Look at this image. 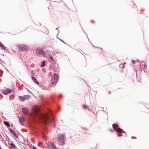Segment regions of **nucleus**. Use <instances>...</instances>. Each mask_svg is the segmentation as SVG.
Segmentation results:
<instances>
[{"label":"nucleus","mask_w":149,"mask_h":149,"mask_svg":"<svg viewBox=\"0 0 149 149\" xmlns=\"http://www.w3.org/2000/svg\"><path fill=\"white\" fill-rule=\"evenodd\" d=\"M65 138L64 135L60 134L58 135L57 139L60 145H63L65 143Z\"/></svg>","instance_id":"obj_2"},{"label":"nucleus","mask_w":149,"mask_h":149,"mask_svg":"<svg viewBox=\"0 0 149 149\" xmlns=\"http://www.w3.org/2000/svg\"><path fill=\"white\" fill-rule=\"evenodd\" d=\"M32 148H33V149H37L35 147H34L33 146V147Z\"/></svg>","instance_id":"obj_28"},{"label":"nucleus","mask_w":149,"mask_h":149,"mask_svg":"<svg viewBox=\"0 0 149 149\" xmlns=\"http://www.w3.org/2000/svg\"><path fill=\"white\" fill-rule=\"evenodd\" d=\"M91 44H92V45L94 47H95V46H94V45H93V44L91 42Z\"/></svg>","instance_id":"obj_30"},{"label":"nucleus","mask_w":149,"mask_h":149,"mask_svg":"<svg viewBox=\"0 0 149 149\" xmlns=\"http://www.w3.org/2000/svg\"><path fill=\"white\" fill-rule=\"evenodd\" d=\"M19 121H24V120H22L20 118H19Z\"/></svg>","instance_id":"obj_24"},{"label":"nucleus","mask_w":149,"mask_h":149,"mask_svg":"<svg viewBox=\"0 0 149 149\" xmlns=\"http://www.w3.org/2000/svg\"><path fill=\"white\" fill-rule=\"evenodd\" d=\"M9 130L10 131V132L11 133H13L14 132H15L13 130H12L11 129H9Z\"/></svg>","instance_id":"obj_17"},{"label":"nucleus","mask_w":149,"mask_h":149,"mask_svg":"<svg viewBox=\"0 0 149 149\" xmlns=\"http://www.w3.org/2000/svg\"><path fill=\"white\" fill-rule=\"evenodd\" d=\"M32 79L33 81L37 84H39V82L34 77H32Z\"/></svg>","instance_id":"obj_10"},{"label":"nucleus","mask_w":149,"mask_h":149,"mask_svg":"<svg viewBox=\"0 0 149 149\" xmlns=\"http://www.w3.org/2000/svg\"><path fill=\"white\" fill-rule=\"evenodd\" d=\"M87 109H88V110L89 111H91V109H89V108H88V107Z\"/></svg>","instance_id":"obj_27"},{"label":"nucleus","mask_w":149,"mask_h":149,"mask_svg":"<svg viewBox=\"0 0 149 149\" xmlns=\"http://www.w3.org/2000/svg\"><path fill=\"white\" fill-rule=\"evenodd\" d=\"M25 100L29 99L30 98L31 96L29 95H23Z\"/></svg>","instance_id":"obj_11"},{"label":"nucleus","mask_w":149,"mask_h":149,"mask_svg":"<svg viewBox=\"0 0 149 149\" xmlns=\"http://www.w3.org/2000/svg\"><path fill=\"white\" fill-rule=\"evenodd\" d=\"M113 127L114 130L118 133H121L124 132V131L122 129L118 127V125L116 124H113Z\"/></svg>","instance_id":"obj_4"},{"label":"nucleus","mask_w":149,"mask_h":149,"mask_svg":"<svg viewBox=\"0 0 149 149\" xmlns=\"http://www.w3.org/2000/svg\"><path fill=\"white\" fill-rule=\"evenodd\" d=\"M10 146L13 147V148H16L15 145L14 144H13V143H10V144H9Z\"/></svg>","instance_id":"obj_16"},{"label":"nucleus","mask_w":149,"mask_h":149,"mask_svg":"<svg viewBox=\"0 0 149 149\" xmlns=\"http://www.w3.org/2000/svg\"><path fill=\"white\" fill-rule=\"evenodd\" d=\"M91 22H94V21H93V20H91Z\"/></svg>","instance_id":"obj_35"},{"label":"nucleus","mask_w":149,"mask_h":149,"mask_svg":"<svg viewBox=\"0 0 149 149\" xmlns=\"http://www.w3.org/2000/svg\"><path fill=\"white\" fill-rule=\"evenodd\" d=\"M83 107L84 108H88V107H87L86 106H85V105H83Z\"/></svg>","instance_id":"obj_20"},{"label":"nucleus","mask_w":149,"mask_h":149,"mask_svg":"<svg viewBox=\"0 0 149 149\" xmlns=\"http://www.w3.org/2000/svg\"><path fill=\"white\" fill-rule=\"evenodd\" d=\"M4 124L5 125H6L8 127H10V125L9 124V123L7 122H4Z\"/></svg>","instance_id":"obj_15"},{"label":"nucleus","mask_w":149,"mask_h":149,"mask_svg":"<svg viewBox=\"0 0 149 149\" xmlns=\"http://www.w3.org/2000/svg\"><path fill=\"white\" fill-rule=\"evenodd\" d=\"M44 121H45V120Z\"/></svg>","instance_id":"obj_41"},{"label":"nucleus","mask_w":149,"mask_h":149,"mask_svg":"<svg viewBox=\"0 0 149 149\" xmlns=\"http://www.w3.org/2000/svg\"><path fill=\"white\" fill-rule=\"evenodd\" d=\"M42 64L41 65L40 67L41 68L45 66V61H42Z\"/></svg>","instance_id":"obj_14"},{"label":"nucleus","mask_w":149,"mask_h":149,"mask_svg":"<svg viewBox=\"0 0 149 149\" xmlns=\"http://www.w3.org/2000/svg\"><path fill=\"white\" fill-rule=\"evenodd\" d=\"M9 148H10V149H12V148H11V147H9Z\"/></svg>","instance_id":"obj_33"},{"label":"nucleus","mask_w":149,"mask_h":149,"mask_svg":"<svg viewBox=\"0 0 149 149\" xmlns=\"http://www.w3.org/2000/svg\"><path fill=\"white\" fill-rule=\"evenodd\" d=\"M11 92V91L9 88H7L3 90L2 92V93L4 95H7Z\"/></svg>","instance_id":"obj_7"},{"label":"nucleus","mask_w":149,"mask_h":149,"mask_svg":"<svg viewBox=\"0 0 149 149\" xmlns=\"http://www.w3.org/2000/svg\"><path fill=\"white\" fill-rule=\"evenodd\" d=\"M59 40H60L61 42H62L63 43L65 44H66V43L63 40H61L60 39H59Z\"/></svg>","instance_id":"obj_21"},{"label":"nucleus","mask_w":149,"mask_h":149,"mask_svg":"<svg viewBox=\"0 0 149 149\" xmlns=\"http://www.w3.org/2000/svg\"><path fill=\"white\" fill-rule=\"evenodd\" d=\"M86 36H87V37L88 38L87 35H86Z\"/></svg>","instance_id":"obj_40"},{"label":"nucleus","mask_w":149,"mask_h":149,"mask_svg":"<svg viewBox=\"0 0 149 149\" xmlns=\"http://www.w3.org/2000/svg\"><path fill=\"white\" fill-rule=\"evenodd\" d=\"M88 40H89V41H90V40H89V39H88Z\"/></svg>","instance_id":"obj_39"},{"label":"nucleus","mask_w":149,"mask_h":149,"mask_svg":"<svg viewBox=\"0 0 149 149\" xmlns=\"http://www.w3.org/2000/svg\"><path fill=\"white\" fill-rule=\"evenodd\" d=\"M49 147L52 149H56V148L54 143H51L49 144Z\"/></svg>","instance_id":"obj_9"},{"label":"nucleus","mask_w":149,"mask_h":149,"mask_svg":"<svg viewBox=\"0 0 149 149\" xmlns=\"http://www.w3.org/2000/svg\"><path fill=\"white\" fill-rule=\"evenodd\" d=\"M17 47L21 51L27 50L28 49V47L25 45L22 44H19L17 45Z\"/></svg>","instance_id":"obj_6"},{"label":"nucleus","mask_w":149,"mask_h":149,"mask_svg":"<svg viewBox=\"0 0 149 149\" xmlns=\"http://www.w3.org/2000/svg\"><path fill=\"white\" fill-rule=\"evenodd\" d=\"M19 100L22 102H23L25 100L24 96H19Z\"/></svg>","instance_id":"obj_13"},{"label":"nucleus","mask_w":149,"mask_h":149,"mask_svg":"<svg viewBox=\"0 0 149 149\" xmlns=\"http://www.w3.org/2000/svg\"><path fill=\"white\" fill-rule=\"evenodd\" d=\"M50 58L52 60H53V58H52V57H51Z\"/></svg>","instance_id":"obj_32"},{"label":"nucleus","mask_w":149,"mask_h":149,"mask_svg":"<svg viewBox=\"0 0 149 149\" xmlns=\"http://www.w3.org/2000/svg\"><path fill=\"white\" fill-rule=\"evenodd\" d=\"M22 111L23 113L25 115H27L29 113L27 109L24 107L22 108Z\"/></svg>","instance_id":"obj_8"},{"label":"nucleus","mask_w":149,"mask_h":149,"mask_svg":"<svg viewBox=\"0 0 149 149\" xmlns=\"http://www.w3.org/2000/svg\"><path fill=\"white\" fill-rule=\"evenodd\" d=\"M59 76L57 74H53L51 78V82L54 85L56 84L58 81Z\"/></svg>","instance_id":"obj_3"},{"label":"nucleus","mask_w":149,"mask_h":149,"mask_svg":"<svg viewBox=\"0 0 149 149\" xmlns=\"http://www.w3.org/2000/svg\"><path fill=\"white\" fill-rule=\"evenodd\" d=\"M36 117L39 119L42 120H49V121H56V119L53 114V112L50 110L49 114L45 113H36Z\"/></svg>","instance_id":"obj_1"},{"label":"nucleus","mask_w":149,"mask_h":149,"mask_svg":"<svg viewBox=\"0 0 149 149\" xmlns=\"http://www.w3.org/2000/svg\"><path fill=\"white\" fill-rule=\"evenodd\" d=\"M31 73L33 74V72H31Z\"/></svg>","instance_id":"obj_38"},{"label":"nucleus","mask_w":149,"mask_h":149,"mask_svg":"<svg viewBox=\"0 0 149 149\" xmlns=\"http://www.w3.org/2000/svg\"><path fill=\"white\" fill-rule=\"evenodd\" d=\"M136 62V61H135L134 60H133L132 61V62L133 64H135V63Z\"/></svg>","instance_id":"obj_22"},{"label":"nucleus","mask_w":149,"mask_h":149,"mask_svg":"<svg viewBox=\"0 0 149 149\" xmlns=\"http://www.w3.org/2000/svg\"><path fill=\"white\" fill-rule=\"evenodd\" d=\"M0 47H1L2 49L3 50H6V47L0 42Z\"/></svg>","instance_id":"obj_12"},{"label":"nucleus","mask_w":149,"mask_h":149,"mask_svg":"<svg viewBox=\"0 0 149 149\" xmlns=\"http://www.w3.org/2000/svg\"><path fill=\"white\" fill-rule=\"evenodd\" d=\"M57 109L58 111L60 110V108L58 106L57 107Z\"/></svg>","instance_id":"obj_26"},{"label":"nucleus","mask_w":149,"mask_h":149,"mask_svg":"<svg viewBox=\"0 0 149 149\" xmlns=\"http://www.w3.org/2000/svg\"><path fill=\"white\" fill-rule=\"evenodd\" d=\"M124 68V66H123V67L122 68Z\"/></svg>","instance_id":"obj_37"},{"label":"nucleus","mask_w":149,"mask_h":149,"mask_svg":"<svg viewBox=\"0 0 149 149\" xmlns=\"http://www.w3.org/2000/svg\"><path fill=\"white\" fill-rule=\"evenodd\" d=\"M62 95H59V98H62Z\"/></svg>","instance_id":"obj_23"},{"label":"nucleus","mask_w":149,"mask_h":149,"mask_svg":"<svg viewBox=\"0 0 149 149\" xmlns=\"http://www.w3.org/2000/svg\"><path fill=\"white\" fill-rule=\"evenodd\" d=\"M56 29L57 30H58V34L59 33V30L58 29V28H56Z\"/></svg>","instance_id":"obj_29"},{"label":"nucleus","mask_w":149,"mask_h":149,"mask_svg":"<svg viewBox=\"0 0 149 149\" xmlns=\"http://www.w3.org/2000/svg\"><path fill=\"white\" fill-rule=\"evenodd\" d=\"M22 122V121H21V122H20V124H22V122Z\"/></svg>","instance_id":"obj_34"},{"label":"nucleus","mask_w":149,"mask_h":149,"mask_svg":"<svg viewBox=\"0 0 149 149\" xmlns=\"http://www.w3.org/2000/svg\"><path fill=\"white\" fill-rule=\"evenodd\" d=\"M36 54L38 56H42L43 57H45V54L42 50L41 49H37L36 51Z\"/></svg>","instance_id":"obj_5"},{"label":"nucleus","mask_w":149,"mask_h":149,"mask_svg":"<svg viewBox=\"0 0 149 149\" xmlns=\"http://www.w3.org/2000/svg\"><path fill=\"white\" fill-rule=\"evenodd\" d=\"M14 97L13 96H10L9 99L10 100H12V99H13V98Z\"/></svg>","instance_id":"obj_18"},{"label":"nucleus","mask_w":149,"mask_h":149,"mask_svg":"<svg viewBox=\"0 0 149 149\" xmlns=\"http://www.w3.org/2000/svg\"><path fill=\"white\" fill-rule=\"evenodd\" d=\"M11 126H13V125L12 124H11Z\"/></svg>","instance_id":"obj_36"},{"label":"nucleus","mask_w":149,"mask_h":149,"mask_svg":"<svg viewBox=\"0 0 149 149\" xmlns=\"http://www.w3.org/2000/svg\"><path fill=\"white\" fill-rule=\"evenodd\" d=\"M12 134L14 136H15L16 137H17L15 132H14Z\"/></svg>","instance_id":"obj_19"},{"label":"nucleus","mask_w":149,"mask_h":149,"mask_svg":"<svg viewBox=\"0 0 149 149\" xmlns=\"http://www.w3.org/2000/svg\"><path fill=\"white\" fill-rule=\"evenodd\" d=\"M118 136H122V135L121 134H118Z\"/></svg>","instance_id":"obj_25"},{"label":"nucleus","mask_w":149,"mask_h":149,"mask_svg":"<svg viewBox=\"0 0 149 149\" xmlns=\"http://www.w3.org/2000/svg\"><path fill=\"white\" fill-rule=\"evenodd\" d=\"M144 66L145 67H146V64L145 63V64L144 65Z\"/></svg>","instance_id":"obj_31"}]
</instances>
